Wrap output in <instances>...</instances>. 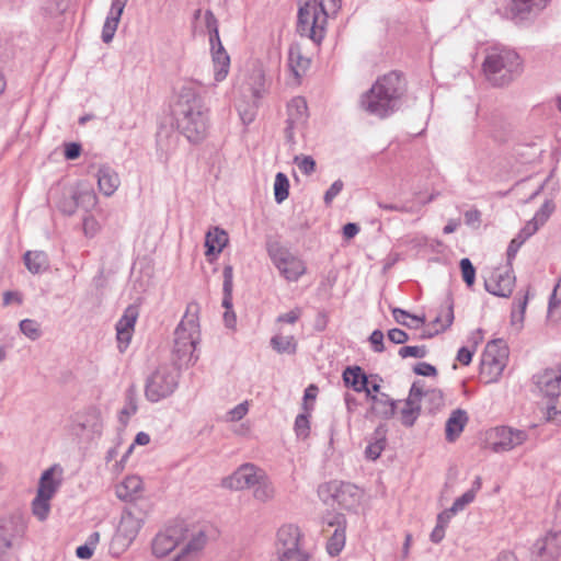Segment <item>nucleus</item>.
Here are the masks:
<instances>
[{"mask_svg": "<svg viewBox=\"0 0 561 561\" xmlns=\"http://www.w3.org/2000/svg\"><path fill=\"white\" fill-rule=\"evenodd\" d=\"M329 526H336L333 534L330 536L327 550L332 557L337 556L345 546V518L341 514H335L332 517L325 519Z\"/></svg>", "mask_w": 561, "mask_h": 561, "instance_id": "obj_24", "label": "nucleus"}, {"mask_svg": "<svg viewBox=\"0 0 561 561\" xmlns=\"http://www.w3.org/2000/svg\"><path fill=\"white\" fill-rule=\"evenodd\" d=\"M460 268H461L462 278H463L465 283L468 286H471L474 283V277H476V270H474L471 261L467 257L462 259L460 261Z\"/></svg>", "mask_w": 561, "mask_h": 561, "instance_id": "obj_56", "label": "nucleus"}, {"mask_svg": "<svg viewBox=\"0 0 561 561\" xmlns=\"http://www.w3.org/2000/svg\"><path fill=\"white\" fill-rule=\"evenodd\" d=\"M21 527L13 518L0 522V561H4L8 550L12 547V541L20 534Z\"/></svg>", "mask_w": 561, "mask_h": 561, "instance_id": "obj_29", "label": "nucleus"}, {"mask_svg": "<svg viewBox=\"0 0 561 561\" xmlns=\"http://www.w3.org/2000/svg\"><path fill=\"white\" fill-rule=\"evenodd\" d=\"M119 20L107 16L102 28V41L111 43L117 30Z\"/></svg>", "mask_w": 561, "mask_h": 561, "instance_id": "obj_53", "label": "nucleus"}, {"mask_svg": "<svg viewBox=\"0 0 561 561\" xmlns=\"http://www.w3.org/2000/svg\"><path fill=\"white\" fill-rule=\"evenodd\" d=\"M392 316L396 322L409 329H419L426 320L425 316L410 314L408 311L400 308H393Z\"/></svg>", "mask_w": 561, "mask_h": 561, "instance_id": "obj_40", "label": "nucleus"}, {"mask_svg": "<svg viewBox=\"0 0 561 561\" xmlns=\"http://www.w3.org/2000/svg\"><path fill=\"white\" fill-rule=\"evenodd\" d=\"M294 163L306 175H310L314 172L316 161L310 156H296L294 158Z\"/></svg>", "mask_w": 561, "mask_h": 561, "instance_id": "obj_52", "label": "nucleus"}, {"mask_svg": "<svg viewBox=\"0 0 561 561\" xmlns=\"http://www.w3.org/2000/svg\"><path fill=\"white\" fill-rule=\"evenodd\" d=\"M198 310L197 304H190L174 332L173 353L179 360L185 364L195 363L196 360L194 351L201 337Z\"/></svg>", "mask_w": 561, "mask_h": 561, "instance_id": "obj_6", "label": "nucleus"}, {"mask_svg": "<svg viewBox=\"0 0 561 561\" xmlns=\"http://www.w3.org/2000/svg\"><path fill=\"white\" fill-rule=\"evenodd\" d=\"M522 70V62L516 51L505 47H491L483 61V72L493 85L508 84Z\"/></svg>", "mask_w": 561, "mask_h": 561, "instance_id": "obj_5", "label": "nucleus"}, {"mask_svg": "<svg viewBox=\"0 0 561 561\" xmlns=\"http://www.w3.org/2000/svg\"><path fill=\"white\" fill-rule=\"evenodd\" d=\"M272 347L278 353L294 354L297 342L291 334L278 333L271 339Z\"/></svg>", "mask_w": 561, "mask_h": 561, "instance_id": "obj_41", "label": "nucleus"}, {"mask_svg": "<svg viewBox=\"0 0 561 561\" xmlns=\"http://www.w3.org/2000/svg\"><path fill=\"white\" fill-rule=\"evenodd\" d=\"M267 251L279 273L287 280L296 282L305 274V263L277 243L270 244Z\"/></svg>", "mask_w": 561, "mask_h": 561, "instance_id": "obj_12", "label": "nucleus"}, {"mask_svg": "<svg viewBox=\"0 0 561 561\" xmlns=\"http://www.w3.org/2000/svg\"><path fill=\"white\" fill-rule=\"evenodd\" d=\"M287 116L286 137L289 141H294L295 133L301 131L308 121L309 115L306 100L301 96L291 99L287 105Z\"/></svg>", "mask_w": 561, "mask_h": 561, "instance_id": "obj_16", "label": "nucleus"}, {"mask_svg": "<svg viewBox=\"0 0 561 561\" xmlns=\"http://www.w3.org/2000/svg\"><path fill=\"white\" fill-rule=\"evenodd\" d=\"M179 130L191 141H202L208 129V108L193 82L184 83L172 106Z\"/></svg>", "mask_w": 561, "mask_h": 561, "instance_id": "obj_2", "label": "nucleus"}, {"mask_svg": "<svg viewBox=\"0 0 561 561\" xmlns=\"http://www.w3.org/2000/svg\"><path fill=\"white\" fill-rule=\"evenodd\" d=\"M254 500L261 503H267L275 499L276 489L267 473L265 472L252 489Z\"/></svg>", "mask_w": 561, "mask_h": 561, "instance_id": "obj_33", "label": "nucleus"}, {"mask_svg": "<svg viewBox=\"0 0 561 561\" xmlns=\"http://www.w3.org/2000/svg\"><path fill=\"white\" fill-rule=\"evenodd\" d=\"M248 84L250 87L252 98L260 100L266 92L263 71L261 69H254L250 76Z\"/></svg>", "mask_w": 561, "mask_h": 561, "instance_id": "obj_44", "label": "nucleus"}, {"mask_svg": "<svg viewBox=\"0 0 561 561\" xmlns=\"http://www.w3.org/2000/svg\"><path fill=\"white\" fill-rule=\"evenodd\" d=\"M24 263L33 274L42 273L48 267V259L43 251H27L24 254Z\"/></svg>", "mask_w": 561, "mask_h": 561, "instance_id": "obj_38", "label": "nucleus"}, {"mask_svg": "<svg viewBox=\"0 0 561 561\" xmlns=\"http://www.w3.org/2000/svg\"><path fill=\"white\" fill-rule=\"evenodd\" d=\"M489 438L491 449L494 453H502L523 445L528 439V434L510 426H497L490 432Z\"/></svg>", "mask_w": 561, "mask_h": 561, "instance_id": "obj_13", "label": "nucleus"}, {"mask_svg": "<svg viewBox=\"0 0 561 561\" xmlns=\"http://www.w3.org/2000/svg\"><path fill=\"white\" fill-rule=\"evenodd\" d=\"M340 5L341 0L306 1L298 10V33L319 45L325 35L328 18L335 14Z\"/></svg>", "mask_w": 561, "mask_h": 561, "instance_id": "obj_4", "label": "nucleus"}, {"mask_svg": "<svg viewBox=\"0 0 561 561\" xmlns=\"http://www.w3.org/2000/svg\"><path fill=\"white\" fill-rule=\"evenodd\" d=\"M77 207H81L85 211L93 209L98 204V196L91 184H78L76 193L72 195Z\"/></svg>", "mask_w": 561, "mask_h": 561, "instance_id": "obj_32", "label": "nucleus"}, {"mask_svg": "<svg viewBox=\"0 0 561 561\" xmlns=\"http://www.w3.org/2000/svg\"><path fill=\"white\" fill-rule=\"evenodd\" d=\"M178 383L179 374L173 367L159 366L146 380L145 396L151 402H159L170 397L178 388Z\"/></svg>", "mask_w": 561, "mask_h": 561, "instance_id": "obj_10", "label": "nucleus"}, {"mask_svg": "<svg viewBox=\"0 0 561 561\" xmlns=\"http://www.w3.org/2000/svg\"><path fill=\"white\" fill-rule=\"evenodd\" d=\"M465 222L467 226L478 229L481 225V213L478 209H470L465 213Z\"/></svg>", "mask_w": 561, "mask_h": 561, "instance_id": "obj_59", "label": "nucleus"}, {"mask_svg": "<svg viewBox=\"0 0 561 561\" xmlns=\"http://www.w3.org/2000/svg\"><path fill=\"white\" fill-rule=\"evenodd\" d=\"M468 422V415L465 410H454L446 422V438L449 442L455 440L463 431Z\"/></svg>", "mask_w": 561, "mask_h": 561, "instance_id": "obj_31", "label": "nucleus"}, {"mask_svg": "<svg viewBox=\"0 0 561 561\" xmlns=\"http://www.w3.org/2000/svg\"><path fill=\"white\" fill-rule=\"evenodd\" d=\"M208 541L205 525L176 518L165 524L153 537L151 548L157 558L179 549L171 561H194Z\"/></svg>", "mask_w": 561, "mask_h": 561, "instance_id": "obj_1", "label": "nucleus"}, {"mask_svg": "<svg viewBox=\"0 0 561 561\" xmlns=\"http://www.w3.org/2000/svg\"><path fill=\"white\" fill-rule=\"evenodd\" d=\"M99 540H100V534L98 531L92 533L88 537L85 543L82 546H79L76 549L77 557L82 560H89L93 556L94 550L99 543Z\"/></svg>", "mask_w": 561, "mask_h": 561, "instance_id": "obj_46", "label": "nucleus"}, {"mask_svg": "<svg viewBox=\"0 0 561 561\" xmlns=\"http://www.w3.org/2000/svg\"><path fill=\"white\" fill-rule=\"evenodd\" d=\"M474 500V491H467L461 496L455 500L450 507L451 513H458L465 510L467 505L472 503Z\"/></svg>", "mask_w": 561, "mask_h": 561, "instance_id": "obj_57", "label": "nucleus"}, {"mask_svg": "<svg viewBox=\"0 0 561 561\" xmlns=\"http://www.w3.org/2000/svg\"><path fill=\"white\" fill-rule=\"evenodd\" d=\"M249 411V404L248 401L241 402L238 405H236L233 409L228 411L226 414V421L227 422H237L242 420Z\"/></svg>", "mask_w": 561, "mask_h": 561, "instance_id": "obj_54", "label": "nucleus"}, {"mask_svg": "<svg viewBox=\"0 0 561 561\" xmlns=\"http://www.w3.org/2000/svg\"><path fill=\"white\" fill-rule=\"evenodd\" d=\"M139 316L138 308L136 306H128L122 318L116 323V339L118 342V350L123 353L128 346L134 328Z\"/></svg>", "mask_w": 561, "mask_h": 561, "instance_id": "obj_21", "label": "nucleus"}, {"mask_svg": "<svg viewBox=\"0 0 561 561\" xmlns=\"http://www.w3.org/2000/svg\"><path fill=\"white\" fill-rule=\"evenodd\" d=\"M311 64V59L304 54L302 46L299 43H294L288 51V67L294 75L296 82L306 75Z\"/></svg>", "mask_w": 561, "mask_h": 561, "instance_id": "obj_26", "label": "nucleus"}, {"mask_svg": "<svg viewBox=\"0 0 561 561\" xmlns=\"http://www.w3.org/2000/svg\"><path fill=\"white\" fill-rule=\"evenodd\" d=\"M98 187L106 197L112 196L121 185L118 173L108 164H102L98 169Z\"/></svg>", "mask_w": 561, "mask_h": 561, "instance_id": "obj_27", "label": "nucleus"}, {"mask_svg": "<svg viewBox=\"0 0 561 561\" xmlns=\"http://www.w3.org/2000/svg\"><path fill=\"white\" fill-rule=\"evenodd\" d=\"M508 348L502 340L489 342L480 365V375L485 383L496 382L506 367Z\"/></svg>", "mask_w": 561, "mask_h": 561, "instance_id": "obj_9", "label": "nucleus"}, {"mask_svg": "<svg viewBox=\"0 0 561 561\" xmlns=\"http://www.w3.org/2000/svg\"><path fill=\"white\" fill-rule=\"evenodd\" d=\"M70 9V0H50L47 12L57 23L66 22Z\"/></svg>", "mask_w": 561, "mask_h": 561, "instance_id": "obj_43", "label": "nucleus"}, {"mask_svg": "<svg viewBox=\"0 0 561 561\" xmlns=\"http://www.w3.org/2000/svg\"><path fill=\"white\" fill-rule=\"evenodd\" d=\"M264 473L265 470L262 468L247 462L239 466L229 477L224 479V486L237 491L253 489Z\"/></svg>", "mask_w": 561, "mask_h": 561, "instance_id": "obj_14", "label": "nucleus"}, {"mask_svg": "<svg viewBox=\"0 0 561 561\" xmlns=\"http://www.w3.org/2000/svg\"><path fill=\"white\" fill-rule=\"evenodd\" d=\"M228 243V234L225 230L215 227L206 233V256L218 255Z\"/></svg>", "mask_w": 561, "mask_h": 561, "instance_id": "obj_30", "label": "nucleus"}, {"mask_svg": "<svg viewBox=\"0 0 561 561\" xmlns=\"http://www.w3.org/2000/svg\"><path fill=\"white\" fill-rule=\"evenodd\" d=\"M205 24L209 33V42L211 45L214 78L216 82H220L226 79L229 72L230 57L221 45L218 22L210 10L205 12Z\"/></svg>", "mask_w": 561, "mask_h": 561, "instance_id": "obj_11", "label": "nucleus"}, {"mask_svg": "<svg viewBox=\"0 0 561 561\" xmlns=\"http://www.w3.org/2000/svg\"><path fill=\"white\" fill-rule=\"evenodd\" d=\"M422 399H424L431 412H434L444 405V396L438 389H423Z\"/></svg>", "mask_w": 561, "mask_h": 561, "instance_id": "obj_49", "label": "nucleus"}, {"mask_svg": "<svg viewBox=\"0 0 561 561\" xmlns=\"http://www.w3.org/2000/svg\"><path fill=\"white\" fill-rule=\"evenodd\" d=\"M427 354V350L424 345L421 346H402L399 350V355L402 358L413 357V358H423Z\"/></svg>", "mask_w": 561, "mask_h": 561, "instance_id": "obj_55", "label": "nucleus"}, {"mask_svg": "<svg viewBox=\"0 0 561 561\" xmlns=\"http://www.w3.org/2000/svg\"><path fill=\"white\" fill-rule=\"evenodd\" d=\"M141 528V520L131 513L123 514L117 527L116 538L123 545H130Z\"/></svg>", "mask_w": 561, "mask_h": 561, "instance_id": "obj_28", "label": "nucleus"}, {"mask_svg": "<svg viewBox=\"0 0 561 561\" xmlns=\"http://www.w3.org/2000/svg\"><path fill=\"white\" fill-rule=\"evenodd\" d=\"M259 101L253 99L251 103L248 102H241L238 105V112L240 115V118L244 125L251 124L256 116L257 107H259Z\"/></svg>", "mask_w": 561, "mask_h": 561, "instance_id": "obj_48", "label": "nucleus"}, {"mask_svg": "<svg viewBox=\"0 0 561 561\" xmlns=\"http://www.w3.org/2000/svg\"><path fill=\"white\" fill-rule=\"evenodd\" d=\"M527 306V296H525L517 306V309L512 311V321L514 324H522L524 321V314Z\"/></svg>", "mask_w": 561, "mask_h": 561, "instance_id": "obj_61", "label": "nucleus"}, {"mask_svg": "<svg viewBox=\"0 0 561 561\" xmlns=\"http://www.w3.org/2000/svg\"><path fill=\"white\" fill-rule=\"evenodd\" d=\"M369 342L373 348L377 353H381L385 350L383 345V333L380 330H375L369 336Z\"/></svg>", "mask_w": 561, "mask_h": 561, "instance_id": "obj_64", "label": "nucleus"}, {"mask_svg": "<svg viewBox=\"0 0 561 561\" xmlns=\"http://www.w3.org/2000/svg\"><path fill=\"white\" fill-rule=\"evenodd\" d=\"M405 82L401 75L391 71L378 78L370 90L362 95V107L371 115L387 117L401 105Z\"/></svg>", "mask_w": 561, "mask_h": 561, "instance_id": "obj_3", "label": "nucleus"}, {"mask_svg": "<svg viewBox=\"0 0 561 561\" xmlns=\"http://www.w3.org/2000/svg\"><path fill=\"white\" fill-rule=\"evenodd\" d=\"M295 432L297 437L306 439L310 434V422L307 414H299L295 421Z\"/></svg>", "mask_w": 561, "mask_h": 561, "instance_id": "obj_51", "label": "nucleus"}, {"mask_svg": "<svg viewBox=\"0 0 561 561\" xmlns=\"http://www.w3.org/2000/svg\"><path fill=\"white\" fill-rule=\"evenodd\" d=\"M550 0H512L508 14L516 23L535 19Z\"/></svg>", "mask_w": 561, "mask_h": 561, "instance_id": "obj_19", "label": "nucleus"}, {"mask_svg": "<svg viewBox=\"0 0 561 561\" xmlns=\"http://www.w3.org/2000/svg\"><path fill=\"white\" fill-rule=\"evenodd\" d=\"M536 386L547 397L561 393V366L558 369H546L536 376Z\"/></svg>", "mask_w": 561, "mask_h": 561, "instance_id": "obj_25", "label": "nucleus"}, {"mask_svg": "<svg viewBox=\"0 0 561 561\" xmlns=\"http://www.w3.org/2000/svg\"><path fill=\"white\" fill-rule=\"evenodd\" d=\"M142 490V480L138 476H128L116 486L121 500H129Z\"/></svg>", "mask_w": 561, "mask_h": 561, "instance_id": "obj_36", "label": "nucleus"}, {"mask_svg": "<svg viewBox=\"0 0 561 561\" xmlns=\"http://www.w3.org/2000/svg\"><path fill=\"white\" fill-rule=\"evenodd\" d=\"M554 211V204L552 201H546L539 210L535 214L534 218L539 221V224L545 225V222L549 219V217Z\"/></svg>", "mask_w": 561, "mask_h": 561, "instance_id": "obj_58", "label": "nucleus"}, {"mask_svg": "<svg viewBox=\"0 0 561 561\" xmlns=\"http://www.w3.org/2000/svg\"><path fill=\"white\" fill-rule=\"evenodd\" d=\"M222 276V307L226 309L224 313V321L227 328L234 329L237 318L236 313L232 311L233 268L231 265H226L224 267Z\"/></svg>", "mask_w": 561, "mask_h": 561, "instance_id": "obj_23", "label": "nucleus"}, {"mask_svg": "<svg viewBox=\"0 0 561 561\" xmlns=\"http://www.w3.org/2000/svg\"><path fill=\"white\" fill-rule=\"evenodd\" d=\"M331 494L332 499L343 508L353 507L359 500V489L346 482L332 481L319 488V494Z\"/></svg>", "mask_w": 561, "mask_h": 561, "instance_id": "obj_15", "label": "nucleus"}, {"mask_svg": "<svg viewBox=\"0 0 561 561\" xmlns=\"http://www.w3.org/2000/svg\"><path fill=\"white\" fill-rule=\"evenodd\" d=\"M373 410L383 419H390L396 412V401L386 393L371 396Z\"/></svg>", "mask_w": 561, "mask_h": 561, "instance_id": "obj_37", "label": "nucleus"}, {"mask_svg": "<svg viewBox=\"0 0 561 561\" xmlns=\"http://www.w3.org/2000/svg\"><path fill=\"white\" fill-rule=\"evenodd\" d=\"M82 442H90L101 433V416L95 408L88 409L84 413L78 414L72 432Z\"/></svg>", "mask_w": 561, "mask_h": 561, "instance_id": "obj_17", "label": "nucleus"}, {"mask_svg": "<svg viewBox=\"0 0 561 561\" xmlns=\"http://www.w3.org/2000/svg\"><path fill=\"white\" fill-rule=\"evenodd\" d=\"M21 332L28 339L35 341L41 337L42 331L39 324L32 319H24L20 322Z\"/></svg>", "mask_w": 561, "mask_h": 561, "instance_id": "obj_50", "label": "nucleus"}, {"mask_svg": "<svg viewBox=\"0 0 561 561\" xmlns=\"http://www.w3.org/2000/svg\"><path fill=\"white\" fill-rule=\"evenodd\" d=\"M561 557V531H549L534 546L533 561H558Z\"/></svg>", "mask_w": 561, "mask_h": 561, "instance_id": "obj_18", "label": "nucleus"}, {"mask_svg": "<svg viewBox=\"0 0 561 561\" xmlns=\"http://www.w3.org/2000/svg\"><path fill=\"white\" fill-rule=\"evenodd\" d=\"M542 225L539 224V221H537L534 217L531 220H529L525 227L520 230V232L518 233V236H520L524 240H527L529 237H531L533 234H535L537 232V230L541 227Z\"/></svg>", "mask_w": 561, "mask_h": 561, "instance_id": "obj_62", "label": "nucleus"}, {"mask_svg": "<svg viewBox=\"0 0 561 561\" xmlns=\"http://www.w3.org/2000/svg\"><path fill=\"white\" fill-rule=\"evenodd\" d=\"M302 534L291 524L283 525L277 531L275 543L278 561H310L309 553L301 546Z\"/></svg>", "mask_w": 561, "mask_h": 561, "instance_id": "obj_8", "label": "nucleus"}, {"mask_svg": "<svg viewBox=\"0 0 561 561\" xmlns=\"http://www.w3.org/2000/svg\"><path fill=\"white\" fill-rule=\"evenodd\" d=\"M515 276L510 271L496 270L485 280V289L495 296L508 297L514 288Z\"/></svg>", "mask_w": 561, "mask_h": 561, "instance_id": "obj_22", "label": "nucleus"}, {"mask_svg": "<svg viewBox=\"0 0 561 561\" xmlns=\"http://www.w3.org/2000/svg\"><path fill=\"white\" fill-rule=\"evenodd\" d=\"M62 469L54 465L45 470L39 479L37 494L32 502V512L38 520H45L50 511V500L61 485Z\"/></svg>", "mask_w": 561, "mask_h": 561, "instance_id": "obj_7", "label": "nucleus"}, {"mask_svg": "<svg viewBox=\"0 0 561 561\" xmlns=\"http://www.w3.org/2000/svg\"><path fill=\"white\" fill-rule=\"evenodd\" d=\"M454 321V308L451 301L449 299L447 300V304L439 313L436 316V318L433 321L434 331L424 333L423 337H432L435 334H438L442 331H445L447 328L451 325Z\"/></svg>", "mask_w": 561, "mask_h": 561, "instance_id": "obj_35", "label": "nucleus"}, {"mask_svg": "<svg viewBox=\"0 0 561 561\" xmlns=\"http://www.w3.org/2000/svg\"><path fill=\"white\" fill-rule=\"evenodd\" d=\"M343 380L346 386L352 387L356 392H362L368 387V377L358 366L347 367L343 373Z\"/></svg>", "mask_w": 561, "mask_h": 561, "instance_id": "obj_34", "label": "nucleus"}, {"mask_svg": "<svg viewBox=\"0 0 561 561\" xmlns=\"http://www.w3.org/2000/svg\"><path fill=\"white\" fill-rule=\"evenodd\" d=\"M547 318L551 323H558L561 320V278L550 296Z\"/></svg>", "mask_w": 561, "mask_h": 561, "instance_id": "obj_39", "label": "nucleus"}, {"mask_svg": "<svg viewBox=\"0 0 561 561\" xmlns=\"http://www.w3.org/2000/svg\"><path fill=\"white\" fill-rule=\"evenodd\" d=\"M128 0H112L111 9L108 12L110 18H114L121 21V16Z\"/></svg>", "mask_w": 561, "mask_h": 561, "instance_id": "obj_63", "label": "nucleus"}, {"mask_svg": "<svg viewBox=\"0 0 561 561\" xmlns=\"http://www.w3.org/2000/svg\"><path fill=\"white\" fill-rule=\"evenodd\" d=\"M423 394V383L421 381L413 382L409 397L404 402V407L400 411V420L404 426H412L420 415L421 401Z\"/></svg>", "mask_w": 561, "mask_h": 561, "instance_id": "obj_20", "label": "nucleus"}, {"mask_svg": "<svg viewBox=\"0 0 561 561\" xmlns=\"http://www.w3.org/2000/svg\"><path fill=\"white\" fill-rule=\"evenodd\" d=\"M386 446V435L385 432L378 428L366 447L365 455L370 460H376Z\"/></svg>", "mask_w": 561, "mask_h": 561, "instance_id": "obj_42", "label": "nucleus"}, {"mask_svg": "<svg viewBox=\"0 0 561 561\" xmlns=\"http://www.w3.org/2000/svg\"><path fill=\"white\" fill-rule=\"evenodd\" d=\"M289 181L287 176L278 172L274 181V196L277 203H283L289 194Z\"/></svg>", "mask_w": 561, "mask_h": 561, "instance_id": "obj_47", "label": "nucleus"}, {"mask_svg": "<svg viewBox=\"0 0 561 561\" xmlns=\"http://www.w3.org/2000/svg\"><path fill=\"white\" fill-rule=\"evenodd\" d=\"M343 182L341 180H336L333 182V184L329 187V190L324 194V202L325 204H331L332 201L341 193L343 190Z\"/></svg>", "mask_w": 561, "mask_h": 561, "instance_id": "obj_60", "label": "nucleus"}, {"mask_svg": "<svg viewBox=\"0 0 561 561\" xmlns=\"http://www.w3.org/2000/svg\"><path fill=\"white\" fill-rule=\"evenodd\" d=\"M102 226L93 215H84L81 224L82 234L88 239H94L101 232Z\"/></svg>", "mask_w": 561, "mask_h": 561, "instance_id": "obj_45", "label": "nucleus"}]
</instances>
